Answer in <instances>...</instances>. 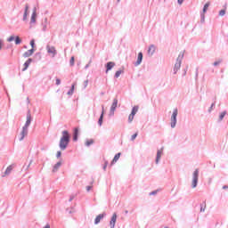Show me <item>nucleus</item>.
Returning <instances> with one entry per match:
<instances>
[{"label": "nucleus", "instance_id": "f257e3e1", "mask_svg": "<svg viewBox=\"0 0 228 228\" xmlns=\"http://www.w3.org/2000/svg\"><path fill=\"white\" fill-rule=\"evenodd\" d=\"M61 134L62 136L61 137L59 147L61 151H65L67 147H69V143H70V134L69 131L64 130Z\"/></svg>", "mask_w": 228, "mask_h": 228}, {"label": "nucleus", "instance_id": "f03ea898", "mask_svg": "<svg viewBox=\"0 0 228 228\" xmlns=\"http://www.w3.org/2000/svg\"><path fill=\"white\" fill-rule=\"evenodd\" d=\"M184 58V53H180L176 59V62L174 67V74H177L179 69H181V63H183V59Z\"/></svg>", "mask_w": 228, "mask_h": 228}, {"label": "nucleus", "instance_id": "7ed1b4c3", "mask_svg": "<svg viewBox=\"0 0 228 228\" xmlns=\"http://www.w3.org/2000/svg\"><path fill=\"white\" fill-rule=\"evenodd\" d=\"M179 113V110H177V108L174 109L173 110V114L171 116V123L170 126L172 127V129H175V126H177V115Z\"/></svg>", "mask_w": 228, "mask_h": 228}, {"label": "nucleus", "instance_id": "20e7f679", "mask_svg": "<svg viewBox=\"0 0 228 228\" xmlns=\"http://www.w3.org/2000/svg\"><path fill=\"white\" fill-rule=\"evenodd\" d=\"M199 169H195L192 173V182H191V188H197V184H199Z\"/></svg>", "mask_w": 228, "mask_h": 228}, {"label": "nucleus", "instance_id": "39448f33", "mask_svg": "<svg viewBox=\"0 0 228 228\" xmlns=\"http://www.w3.org/2000/svg\"><path fill=\"white\" fill-rule=\"evenodd\" d=\"M32 120H33V118L31 117V110L28 109L27 111V120L23 127H26L27 129H28L29 126H31Z\"/></svg>", "mask_w": 228, "mask_h": 228}, {"label": "nucleus", "instance_id": "423d86ee", "mask_svg": "<svg viewBox=\"0 0 228 228\" xmlns=\"http://www.w3.org/2000/svg\"><path fill=\"white\" fill-rule=\"evenodd\" d=\"M15 168V164L10 165L4 173H2L1 176L2 177H8L10 174H12V171Z\"/></svg>", "mask_w": 228, "mask_h": 228}, {"label": "nucleus", "instance_id": "0eeeda50", "mask_svg": "<svg viewBox=\"0 0 228 228\" xmlns=\"http://www.w3.org/2000/svg\"><path fill=\"white\" fill-rule=\"evenodd\" d=\"M143 61V53L140 52L137 56V61L134 63V67H138L142 65V61Z\"/></svg>", "mask_w": 228, "mask_h": 228}, {"label": "nucleus", "instance_id": "6e6552de", "mask_svg": "<svg viewBox=\"0 0 228 228\" xmlns=\"http://www.w3.org/2000/svg\"><path fill=\"white\" fill-rule=\"evenodd\" d=\"M115 224H117V213H114L110 221V227L115 228Z\"/></svg>", "mask_w": 228, "mask_h": 228}, {"label": "nucleus", "instance_id": "1a4fd4ad", "mask_svg": "<svg viewBox=\"0 0 228 228\" xmlns=\"http://www.w3.org/2000/svg\"><path fill=\"white\" fill-rule=\"evenodd\" d=\"M106 216V213H102L98 215L94 219V225H98V224H101V220Z\"/></svg>", "mask_w": 228, "mask_h": 228}, {"label": "nucleus", "instance_id": "9d476101", "mask_svg": "<svg viewBox=\"0 0 228 228\" xmlns=\"http://www.w3.org/2000/svg\"><path fill=\"white\" fill-rule=\"evenodd\" d=\"M46 50L49 54H53V58H54V56H56V48H54V46L47 45Z\"/></svg>", "mask_w": 228, "mask_h": 228}, {"label": "nucleus", "instance_id": "9b49d317", "mask_svg": "<svg viewBox=\"0 0 228 228\" xmlns=\"http://www.w3.org/2000/svg\"><path fill=\"white\" fill-rule=\"evenodd\" d=\"M113 67H115V62L113 61H109L105 64V73L108 74V72H110V70H111V69H113Z\"/></svg>", "mask_w": 228, "mask_h": 228}, {"label": "nucleus", "instance_id": "f8f14e48", "mask_svg": "<svg viewBox=\"0 0 228 228\" xmlns=\"http://www.w3.org/2000/svg\"><path fill=\"white\" fill-rule=\"evenodd\" d=\"M28 128H26L25 126L22 127V131L20 134V142H22V140H24V137L28 136Z\"/></svg>", "mask_w": 228, "mask_h": 228}, {"label": "nucleus", "instance_id": "ddd939ff", "mask_svg": "<svg viewBox=\"0 0 228 228\" xmlns=\"http://www.w3.org/2000/svg\"><path fill=\"white\" fill-rule=\"evenodd\" d=\"M37 22V7L33 9V12L30 19V24H35Z\"/></svg>", "mask_w": 228, "mask_h": 228}, {"label": "nucleus", "instance_id": "4468645a", "mask_svg": "<svg viewBox=\"0 0 228 228\" xmlns=\"http://www.w3.org/2000/svg\"><path fill=\"white\" fill-rule=\"evenodd\" d=\"M162 154H163V148H161L160 150H158V151H157V157H156V160H155L156 165H158L159 163Z\"/></svg>", "mask_w": 228, "mask_h": 228}, {"label": "nucleus", "instance_id": "2eb2a0df", "mask_svg": "<svg viewBox=\"0 0 228 228\" xmlns=\"http://www.w3.org/2000/svg\"><path fill=\"white\" fill-rule=\"evenodd\" d=\"M156 53V45H151L148 49V54L149 56H153Z\"/></svg>", "mask_w": 228, "mask_h": 228}, {"label": "nucleus", "instance_id": "dca6fc26", "mask_svg": "<svg viewBox=\"0 0 228 228\" xmlns=\"http://www.w3.org/2000/svg\"><path fill=\"white\" fill-rule=\"evenodd\" d=\"M33 62V59L29 58L23 65L24 68L22 69V72H25V70H28L29 65Z\"/></svg>", "mask_w": 228, "mask_h": 228}, {"label": "nucleus", "instance_id": "f3484780", "mask_svg": "<svg viewBox=\"0 0 228 228\" xmlns=\"http://www.w3.org/2000/svg\"><path fill=\"white\" fill-rule=\"evenodd\" d=\"M79 136V128L76 127L73 131V142H77V138Z\"/></svg>", "mask_w": 228, "mask_h": 228}, {"label": "nucleus", "instance_id": "a211bd4d", "mask_svg": "<svg viewBox=\"0 0 228 228\" xmlns=\"http://www.w3.org/2000/svg\"><path fill=\"white\" fill-rule=\"evenodd\" d=\"M120 156H121V153H117L115 156H114V159H112L111 163H110V167H113V165H115V163H117L118 161V159H120Z\"/></svg>", "mask_w": 228, "mask_h": 228}, {"label": "nucleus", "instance_id": "6ab92c4d", "mask_svg": "<svg viewBox=\"0 0 228 228\" xmlns=\"http://www.w3.org/2000/svg\"><path fill=\"white\" fill-rule=\"evenodd\" d=\"M28 10H29V4H26L24 14H23V20L24 21L28 20Z\"/></svg>", "mask_w": 228, "mask_h": 228}, {"label": "nucleus", "instance_id": "aec40b11", "mask_svg": "<svg viewBox=\"0 0 228 228\" xmlns=\"http://www.w3.org/2000/svg\"><path fill=\"white\" fill-rule=\"evenodd\" d=\"M33 53H35L34 48H32V49H30V50L25 52V53H23V58H29V56H32Z\"/></svg>", "mask_w": 228, "mask_h": 228}, {"label": "nucleus", "instance_id": "412c9836", "mask_svg": "<svg viewBox=\"0 0 228 228\" xmlns=\"http://www.w3.org/2000/svg\"><path fill=\"white\" fill-rule=\"evenodd\" d=\"M60 167H61V161L57 162L53 168V173H56L58 170H60Z\"/></svg>", "mask_w": 228, "mask_h": 228}, {"label": "nucleus", "instance_id": "4be33fe9", "mask_svg": "<svg viewBox=\"0 0 228 228\" xmlns=\"http://www.w3.org/2000/svg\"><path fill=\"white\" fill-rule=\"evenodd\" d=\"M118 105V100L117 98H115L113 100L112 105L110 107V110H117V106Z\"/></svg>", "mask_w": 228, "mask_h": 228}, {"label": "nucleus", "instance_id": "5701e85b", "mask_svg": "<svg viewBox=\"0 0 228 228\" xmlns=\"http://www.w3.org/2000/svg\"><path fill=\"white\" fill-rule=\"evenodd\" d=\"M104 120V112H102L100 115V118L98 119V125L101 126H102V122Z\"/></svg>", "mask_w": 228, "mask_h": 228}, {"label": "nucleus", "instance_id": "b1692460", "mask_svg": "<svg viewBox=\"0 0 228 228\" xmlns=\"http://www.w3.org/2000/svg\"><path fill=\"white\" fill-rule=\"evenodd\" d=\"M225 115H227V111L224 110L219 115L217 122H222V120H224V118H225Z\"/></svg>", "mask_w": 228, "mask_h": 228}, {"label": "nucleus", "instance_id": "393cba45", "mask_svg": "<svg viewBox=\"0 0 228 228\" xmlns=\"http://www.w3.org/2000/svg\"><path fill=\"white\" fill-rule=\"evenodd\" d=\"M138 110H140V107L138 105L134 106L132 109L131 114L134 116L136 115V113H138Z\"/></svg>", "mask_w": 228, "mask_h": 228}, {"label": "nucleus", "instance_id": "a878e982", "mask_svg": "<svg viewBox=\"0 0 228 228\" xmlns=\"http://www.w3.org/2000/svg\"><path fill=\"white\" fill-rule=\"evenodd\" d=\"M94 139H90V140L87 139V140L86 141L85 145H86V147H90V145H94Z\"/></svg>", "mask_w": 228, "mask_h": 228}, {"label": "nucleus", "instance_id": "bb28decb", "mask_svg": "<svg viewBox=\"0 0 228 228\" xmlns=\"http://www.w3.org/2000/svg\"><path fill=\"white\" fill-rule=\"evenodd\" d=\"M14 42L16 44V45H19L20 44H22V39H20V37L19 36L15 37Z\"/></svg>", "mask_w": 228, "mask_h": 228}, {"label": "nucleus", "instance_id": "cd10ccee", "mask_svg": "<svg viewBox=\"0 0 228 228\" xmlns=\"http://www.w3.org/2000/svg\"><path fill=\"white\" fill-rule=\"evenodd\" d=\"M76 86V84H72L70 90L68 91V95H73L74 94V88Z\"/></svg>", "mask_w": 228, "mask_h": 228}, {"label": "nucleus", "instance_id": "c85d7f7f", "mask_svg": "<svg viewBox=\"0 0 228 228\" xmlns=\"http://www.w3.org/2000/svg\"><path fill=\"white\" fill-rule=\"evenodd\" d=\"M120 74H124V70L119 69L115 73L114 77H116V79H118V77H120Z\"/></svg>", "mask_w": 228, "mask_h": 228}, {"label": "nucleus", "instance_id": "c756f323", "mask_svg": "<svg viewBox=\"0 0 228 228\" xmlns=\"http://www.w3.org/2000/svg\"><path fill=\"white\" fill-rule=\"evenodd\" d=\"M200 22L202 24H204V22H206V15L204 14V12L200 13Z\"/></svg>", "mask_w": 228, "mask_h": 228}, {"label": "nucleus", "instance_id": "7c9ffc66", "mask_svg": "<svg viewBox=\"0 0 228 228\" xmlns=\"http://www.w3.org/2000/svg\"><path fill=\"white\" fill-rule=\"evenodd\" d=\"M209 4H210V3L208 2V3L204 5V7H203V12H202V13H206V12H208V9L209 8Z\"/></svg>", "mask_w": 228, "mask_h": 228}, {"label": "nucleus", "instance_id": "2f4dec72", "mask_svg": "<svg viewBox=\"0 0 228 228\" xmlns=\"http://www.w3.org/2000/svg\"><path fill=\"white\" fill-rule=\"evenodd\" d=\"M204 211H206V201L200 205V213H204Z\"/></svg>", "mask_w": 228, "mask_h": 228}, {"label": "nucleus", "instance_id": "473e14b6", "mask_svg": "<svg viewBox=\"0 0 228 228\" xmlns=\"http://www.w3.org/2000/svg\"><path fill=\"white\" fill-rule=\"evenodd\" d=\"M133 120H134V115H132L130 113V115L128 116V124H131V122H133Z\"/></svg>", "mask_w": 228, "mask_h": 228}, {"label": "nucleus", "instance_id": "72a5a7b5", "mask_svg": "<svg viewBox=\"0 0 228 228\" xmlns=\"http://www.w3.org/2000/svg\"><path fill=\"white\" fill-rule=\"evenodd\" d=\"M75 61H76V59L74 58V56H72V57L70 58V61H69V65H70V67H74Z\"/></svg>", "mask_w": 228, "mask_h": 228}, {"label": "nucleus", "instance_id": "f704fd0d", "mask_svg": "<svg viewBox=\"0 0 228 228\" xmlns=\"http://www.w3.org/2000/svg\"><path fill=\"white\" fill-rule=\"evenodd\" d=\"M43 29L44 31H45V28H47V18H45L44 21H43Z\"/></svg>", "mask_w": 228, "mask_h": 228}, {"label": "nucleus", "instance_id": "c9c22d12", "mask_svg": "<svg viewBox=\"0 0 228 228\" xmlns=\"http://www.w3.org/2000/svg\"><path fill=\"white\" fill-rule=\"evenodd\" d=\"M136 136H138V133H135L131 136V141L134 142V140H136Z\"/></svg>", "mask_w": 228, "mask_h": 228}, {"label": "nucleus", "instance_id": "e433bc0d", "mask_svg": "<svg viewBox=\"0 0 228 228\" xmlns=\"http://www.w3.org/2000/svg\"><path fill=\"white\" fill-rule=\"evenodd\" d=\"M219 15L220 17H224V15H225V9H223L219 12Z\"/></svg>", "mask_w": 228, "mask_h": 228}, {"label": "nucleus", "instance_id": "4c0bfd02", "mask_svg": "<svg viewBox=\"0 0 228 228\" xmlns=\"http://www.w3.org/2000/svg\"><path fill=\"white\" fill-rule=\"evenodd\" d=\"M15 40V36H11L8 39L7 42H13Z\"/></svg>", "mask_w": 228, "mask_h": 228}, {"label": "nucleus", "instance_id": "58836bf2", "mask_svg": "<svg viewBox=\"0 0 228 228\" xmlns=\"http://www.w3.org/2000/svg\"><path fill=\"white\" fill-rule=\"evenodd\" d=\"M199 79V68L196 69V73H195V80L197 81Z\"/></svg>", "mask_w": 228, "mask_h": 228}, {"label": "nucleus", "instance_id": "ea45409f", "mask_svg": "<svg viewBox=\"0 0 228 228\" xmlns=\"http://www.w3.org/2000/svg\"><path fill=\"white\" fill-rule=\"evenodd\" d=\"M222 63V61H217L213 63L214 67H218V65Z\"/></svg>", "mask_w": 228, "mask_h": 228}, {"label": "nucleus", "instance_id": "a19ab883", "mask_svg": "<svg viewBox=\"0 0 228 228\" xmlns=\"http://www.w3.org/2000/svg\"><path fill=\"white\" fill-rule=\"evenodd\" d=\"M213 108H215V102L212 103L210 108L208 109V113H211V111H213Z\"/></svg>", "mask_w": 228, "mask_h": 228}, {"label": "nucleus", "instance_id": "79ce46f5", "mask_svg": "<svg viewBox=\"0 0 228 228\" xmlns=\"http://www.w3.org/2000/svg\"><path fill=\"white\" fill-rule=\"evenodd\" d=\"M30 45H31L32 49H35V39H32L30 41Z\"/></svg>", "mask_w": 228, "mask_h": 228}, {"label": "nucleus", "instance_id": "37998d69", "mask_svg": "<svg viewBox=\"0 0 228 228\" xmlns=\"http://www.w3.org/2000/svg\"><path fill=\"white\" fill-rule=\"evenodd\" d=\"M55 85H57V86H59V85H61V80L60 78H56Z\"/></svg>", "mask_w": 228, "mask_h": 228}, {"label": "nucleus", "instance_id": "c03bdc74", "mask_svg": "<svg viewBox=\"0 0 228 228\" xmlns=\"http://www.w3.org/2000/svg\"><path fill=\"white\" fill-rule=\"evenodd\" d=\"M109 115L110 117H113V115H115V110H113V109H110Z\"/></svg>", "mask_w": 228, "mask_h": 228}, {"label": "nucleus", "instance_id": "a18cd8bd", "mask_svg": "<svg viewBox=\"0 0 228 228\" xmlns=\"http://www.w3.org/2000/svg\"><path fill=\"white\" fill-rule=\"evenodd\" d=\"M83 86L84 89L86 88V86H88V80L84 81Z\"/></svg>", "mask_w": 228, "mask_h": 228}, {"label": "nucleus", "instance_id": "49530a36", "mask_svg": "<svg viewBox=\"0 0 228 228\" xmlns=\"http://www.w3.org/2000/svg\"><path fill=\"white\" fill-rule=\"evenodd\" d=\"M152 195H158V191H153L150 192V196H152Z\"/></svg>", "mask_w": 228, "mask_h": 228}, {"label": "nucleus", "instance_id": "de8ad7c7", "mask_svg": "<svg viewBox=\"0 0 228 228\" xmlns=\"http://www.w3.org/2000/svg\"><path fill=\"white\" fill-rule=\"evenodd\" d=\"M75 198H76V195H71V196L69 197V202H72V200H74Z\"/></svg>", "mask_w": 228, "mask_h": 228}, {"label": "nucleus", "instance_id": "09e8293b", "mask_svg": "<svg viewBox=\"0 0 228 228\" xmlns=\"http://www.w3.org/2000/svg\"><path fill=\"white\" fill-rule=\"evenodd\" d=\"M106 168H108V160H106L104 163L103 170H106Z\"/></svg>", "mask_w": 228, "mask_h": 228}, {"label": "nucleus", "instance_id": "8fccbe9b", "mask_svg": "<svg viewBox=\"0 0 228 228\" xmlns=\"http://www.w3.org/2000/svg\"><path fill=\"white\" fill-rule=\"evenodd\" d=\"M56 158H61V151H57Z\"/></svg>", "mask_w": 228, "mask_h": 228}, {"label": "nucleus", "instance_id": "3c124183", "mask_svg": "<svg viewBox=\"0 0 228 228\" xmlns=\"http://www.w3.org/2000/svg\"><path fill=\"white\" fill-rule=\"evenodd\" d=\"M92 185H88V186H86V191H90V190H92Z\"/></svg>", "mask_w": 228, "mask_h": 228}, {"label": "nucleus", "instance_id": "603ef678", "mask_svg": "<svg viewBox=\"0 0 228 228\" xmlns=\"http://www.w3.org/2000/svg\"><path fill=\"white\" fill-rule=\"evenodd\" d=\"M31 163H33V159L30 160L29 164L28 165L26 170H28L29 168V167H31Z\"/></svg>", "mask_w": 228, "mask_h": 228}, {"label": "nucleus", "instance_id": "864d4df0", "mask_svg": "<svg viewBox=\"0 0 228 228\" xmlns=\"http://www.w3.org/2000/svg\"><path fill=\"white\" fill-rule=\"evenodd\" d=\"M177 3H178V4H183V3H184V0H177Z\"/></svg>", "mask_w": 228, "mask_h": 228}, {"label": "nucleus", "instance_id": "5fc2aeb1", "mask_svg": "<svg viewBox=\"0 0 228 228\" xmlns=\"http://www.w3.org/2000/svg\"><path fill=\"white\" fill-rule=\"evenodd\" d=\"M3 49V41L0 39V51Z\"/></svg>", "mask_w": 228, "mask_h": 228}, {"label": "nucleus", "instance_id": "6e6d98bb", "mask_svg": "<svg viewBox=\"0 0 228 228\" xmlns=\"http://www.w3.org/2000/svg\"><path fill=\"white\" fill-rule=\"evenodd\" d=\"M102 113H103V116H104V113H105V111H104V105L102 106Z\"/></svg>", "mask_w": 228, "mask_h": 228}, {"label": "nucleus", "instance_id": "4d7b16f0", "mask_svg": "<svg viewBox=\"0 0 228 228\" xmlns=\"http://www.w3.org/2000/svg\"><path fill=\"white\" fill-rule=\"evenodd\" d=\"M223 190H228V185H224Z\"/></svg>", "mask_w": 228, "mask_h": 228}, {"label": "nucleus", "instance_id": "13d9d810", "mask_svg": "<svg viewBox=\"0 0 228 228\" xmlns=\"http://www.w3.org/2000/svg\"><path fill=\"white\" fill-rule=\"evenodd\" d=\"M30 101H29V97H27V103L29 104Z\"/></svg>", "mask_w": 228, "mask_h": 228}, {"label": "nucleus", "instance_id": "bf43d9fd", "mask_svg": "<svg viewBox=\"0 0 228 228\" xmlns=\"http://www.w3.org/2000/svg\"><path fill=\"white\" fill-rule=\"evenodd\" d=\"M88 67H90V64H86V65L85 66V69H88Z\"/></svg>", "mask_w": 228, "mask_h": 228}, {"label": "nucleus", "instance_id": "052dcab7", "mask_svg": "<svg viewBox=\"0 0 228 228\" xmlns=\"http://www.w3.org/2000/svg\"><path fill=\"white\" fill-rule=\"evenodd\" d=\"M183 76H186V69H184L183 71Z\"/></svg>", "mask_w": 228, "mask_h": 228}, {"label": "nucleus", "instance_id": "680f3d73", "mask_svg": "<svg viewBox=\"0 0 228 228\" xmlns=\"http://www.w3.org/2000/svg\"><path fill=\"white\" fill-rule=\"evenodd\" d=\"M127 213H129V211H127V210H125V215H127Z\"/></svg>", "mask_w": 228, "mask_h": 228}, {"label": "nucleus", "instance_id": "e2e57ef3", "mask_svg": "<svg viewBox=\"0 0 228 228\" xmlns=\"http://www.w3.org/2000/svg\"><path fill=\"white\" fill-rule=\"evenodd\" d=\"M69 215H72V210H69Z\"/></svg>", "mask_w": 228, "mask_h": 228}, {"label": "nucleus", "instance_id": "0e129e2a", "mask_svg": "<svg viewBox=\"0 0 228 228\" xmlns=\"http://www.w3.org/2000/svg\"><path fill=\"white\" fill-rule=\"evenodd\" d=\"M36 55H37V56H40V53H37Z\"/></svg>", "mask_w": 228, "mask_h": 228}, {"label": "nucleus", "instance_id": "69168bd1", "mask_svg": "<svg viewBox=\"0 0 228 228\" xmlns=\"http://www.w3.org/2000/svg\"><path fill=\"white\" fill-rule=\"evenodd\" d=\"M118 3H120V0H118Z\"/></svg>", "mask_w": 228, "mask_h": 228}, {"label": "nucleus", "instance_id": "338daca9", "mask_svg": "<svg viewBox=\"0 0 228 228\" xmlns=\"http://www.w3.org/2000/svg\"><path fill=\"white\" fill-rule=\"evenodd\" d=\"M92 63V61H89V64Z\"/></svg>", "mask_w": 228, "mask_h": 228}, {"label": "nucleus", "instance_id": "774afa93", "mask_svg": "<svg viewBox=\"0 0 228 228\" xmlns=\"http://www.w3.org/2000/svg\"><path fill=\"white\" fill-rule=\"evenodd\" d=\"M91 184H94V182H91Z\"/></svg>", "mask_w": 228, "mask_h": 228}]
</instances>
